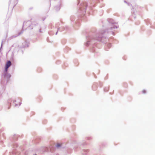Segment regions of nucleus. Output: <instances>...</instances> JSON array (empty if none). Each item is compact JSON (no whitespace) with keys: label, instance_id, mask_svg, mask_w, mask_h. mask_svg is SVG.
I'll return each mask as SVG.
<instances>
[{"label":"nucleus","instance_id":"b1692460","mask_svg":"<svg viewBox=\"0 0 155 155\" xmlns=\"http://www.w3.org/2000/svg\"><path fill=\"white\" fill-rule=\"evenodd\" d=\"M92 51H93V52H94V50H93V48L92 49Z\"/></svg>","mask_w":155,"mask_h":155},{"label":"nucleus","instance_id":"9d476101","mask_svg":"<svg viewBox=\"0 0 155 155\" xmlns=\"http://www.w3.org/2000/svg\"><path fill=\"white\" fill-rule=\"evenodd\" d=\"M55 10L56 11H58L60 9V7L59 6H56L55 7Z\"/></svg>","mask_w":155,"mask_h":155},{"label":"nucleus","instance_id":"4be33fe9","mask_svg":"<svg viewBox=\"0 0 155 155\" xmlns=\"http://www.w3.org/2000/svg\"><path fill=\"white\" fill-rule=\"evenodd\" d=\"M21 102H20V103H19V106H20L21 105Z\"/></svg>","mask_w":155,"mask_h":155},{"label":"nucleus","instance_id":"a878e982","mask_svg":"<svg viewBox=\"0 0 155 155\" xmlns=\"http://www.w3.org/2000/svg\"><path fill=\"white\" fill-rule=\"evenodd\" d=\"M2 44H1V46L2 45Z\"/></svg>","mask_w":155,"mask_h":155},{"label":"nucleus","instance_id":"6ab92c4d","mask_svg":"<svg viewBox=\"0 0 155 155\" xmlns=\"http://www.w3.org/2000/svg\"><path fill=\"white\" fill-rule=\"evenodd\" d=\"M39 31L40 32H42V31H41V28H40L39 30Z\"/></svg>","mask_w":155,"mask_h":155},{"label":"nucleus","instance_id":"f03ea898","mask_svg":"<svg viewBox=\"0 0 155 155\" xmlns=\"http://www.w3.org/2000/svg\"><path fill=\"white\" fill-rule=\"evenodd\" d=\"M78 2V5L80 4L79 6V10L80 12H82L83 14H84V13L85 12L86 9V7L87 6V4L86 2H84L82 1V0H77Z\"/></svg>","mask_w":155,"mask_h":155},{"label":"nucleus","instance_id":"f3484780","mask_svg":"<svg viewBox=\"0 0 155 155\" xmlns=\"http://www.w3.org/2000/svg\"><path fill=\"white\" fill-rule=\"evenodd\" d=\"M142 93L143 94H145L146 93V91L145 90H143L142 91Z\"/></svg>","mask_w":155,"mask_h":155},{"label":"nucleus","instance_id":"393cba45","mask_svg":"<svg viewBox=\"0 0 155 155\" xmlns=\"http://www.w3.org/2000/svg\"><path fill=\"white\" fill-rule=\"evenodd\" d=\"M15 145H16V147H17L18 145L17 144H16Z\"/></svg>","mask_w":155,"mask_h":155},{"label":"nucleus","instance_id":"9b49d317","mask_svg":"<svg viewBox=\"0 0 155 155\" xmlns=\"http://www.w3.org/2000/svg\"><path fill=\"white\" fill-rule=\"evenodd\" d=\"M74 16H71L70 17V20L71 21H73L74 20Z\"/></svg>","mask_w":155,"mask_h":155},{"label":"nucleus","instance_id":"423d86ee","mask_svg":"<svg viewBox=\"0 0 155 155\" xmlns=\"http://www.w3.org/2000/svg\"><path fill=\"white\" fill-rule=\"evenodd\" d=\"M11 76V75L9 74L5 73L2 75V78L8 79L10 78Z\"/></svg>","mask_w":155,"mask_h":155},{"label":"nucleus","instance_id":"cd10ccee","mask_svg":"<svg viewBox=\"0 0 155 155\" xmlns=\"http://www.w3.org/2000/svg\"><path fill=\"white\" fill-rule=\"evenodd\" d=\"M34 155H37V154H34Z\"/></svg>","mask_w":155,"mask_h":155},{"label":"nucleus","instance_id":"5701e85b","mask_svg":"<svg viewBox=\"0 0 155 155\" xmlns=\"http://www.w3.org/2000/svg\"><path fill=\"white\" fill-rule=\"evenodd\" d=\"M58 31H57L56 33V34H55V35H57V33H58Z\"/></svg>","mask_w":155,"mask_h":155},{"label":"nucleus","instance_id":"6e6552de","mask_svg":"<svg viewBox=\"0 0 155 155\" xmlns=\"http://www.w3.org/2000/svg\"><path fill=\"white\" fill-rule=\"evenodd\" d=\"M111 44L110 43L108 44L107 47L105 48V49L106 50H108V49L109 48H110L111 47Z\"/></svg>","mask_w":155,"mask_h":155},{"label":"nucleus","instance_id":"a211bd4d","mask_svg":"<svg viewBox=\"0 0 155 155\" xmlns=\"http://www.w3.org/2000/svg\"><path fill=\"white\" fill-rule=\"evenodd\" d=\"M91 137H87V139L88 140H90V139H91Z\"/></svg>","mask_w":155,"mask_h":155},{"label":"nucleus","instance_id":"4468645a","mask_svg":"<svg viewBox=\"0 0 155 155\" xmlns=\"http://www.w3.org/2000/svg\"><path fill=\"white\" fill-rule=\"evenodd\" d=\"M23 31H24V30H23V29H22V30L21 31L18 33V35H21V34H22L23 33Z\"/></svg>","mask_w":155,"mask_h":155},{"label":"nucleus","instance_id":"412c9836","mask_svg":"<svg viewBox=\"0 0 155 155\" xmlns=\"http://www.w3.org/2000/svg\"><path fill=\"white\" fill-rule=\"evenodd\" d=\"M15 107H16V106H18V104H15Z\"/></svg>","mask_w":155,"mask_h":155},{"label":"nucleus","instance_id":"0eeeda50","mask_svg":"<svg viewBox=\"0 0 155 155\" xmlns=\"http://www.w3.org/2000/svg\"><path fill=\"white\" fill-rule=\"evenodd\" d=\"M11 63L10 61H8L7 62L5 67L8 68L11 65Z\"/></svg>","mask_w":155,"mask_h":155},{"label":"nucleus","instance_id":"ddd939ff","mask_svg":"<svg viewBox=\"0 0 155 155\" xmlns=\"http://www.w3.org/2000/svg\"><path fill=\"white\" fill-rule=\"evenodd\" d=\"M61 146V145L60 143H57V145H56V147L57 148H59Z\"/></svg>","mask_w":155,"mask_h":155},{"label":"nucleus","instance_id":"1a4fd4ad","mask_svg":"<svg viewBox=\"0 0 155 155\" xmlns=\"http://www.w3.org/2000/svg\"><path fill=\"white\" fill-rule=\"evenodd\" d=\"M83 152L82 153L84 155H86L87 152H89L88 150H83Z\"/></svg>","mask_w":155,"mask_h":155},{"label":"nucleus","instance_id":"7ed1b4c3","mask_svg":"<svg viewBox=\"0 0 155 155\" xmlns=\"http://www.w3.org/2000/svg\"><path fill=\"white\" fill-rule=\"evenodd\" d=\"M36 25L32 24L31 21H26L24 22L22 28H23L24 27H25L27 28H29L30 29H32L33 28L32 27L33 25Z\"/></svg>","mask_w":155,"mask_h":155},{"label":"nucleus","instance_id":"dca6fc26","mask_svg":"<svg viewBox=\"0 0 155 155\" xmlns=\"http://www.w3.org/2000/svg\"><path fill=\"white\" fill-rule=\"evenodd\" d=\"M24 44L26 45V44H27L26 45H25L24 46V47H28V43L26 42L25 41L24 42Z\"/></svg>","mask_w":155,"mask_h":155},{"label":"nucleus","instance_id":"f8f14e48","mask_svg":"<svg viewBox=\"0 0 155 155\" xmlns=\"http://www.w3.org/2000/svg\"><path fill=\"white\" fill-rule=\"evenodd\" d=\"M108 87H106L104 89V91L105 92H107L108 91Z\"/></svg>","mask_w":155,"mask_h":155},{"label":"nucleus","instance_id":"aec40b11","mask_svg":"<svg viewBox=\"0 0 155 155\" xmlns=\"http://www.w3.org/2000/svg\"><path fill=\"white\" fill-rule=\"evenodd\" d=\"M94 86H93V89L94 90H96V87L95 88H93V87H94Z\"/></svg>","mask_w":155,"mask_h":155},{"label":"nucleus","instance_id":"39448f33","mask_svg":"<svg viewBox=\"0 0 155 155\" xmlns=\"http://www.w3.org/2000/svg\"><path fill=\"white\" fill-rule=\"evenodd\" d=\"M95 40V39H94V38H93L92 37H90L88 41L85 44V45L87 46H88L90 45V43L92 44H93Z\"/></svg>","mask_w":155,"mask_h":155},{"label":"nucleus","instance_id":"f257e3e1","mask_svg":"<svg viewBox=\"0 0 155 155\" xmlns=\"http://www.w3.org/2000/svg\"><path fill=\"white\" fill-rule=\"evenodd\" d=\"M107 21L109 23L110 28L108 29L107 33L111 34L114 35L115 34L113 30V29L117 28H118V26L114 25V24H116L117 23L115 22L113 19H108Z\"/></svg>","mask_w":155,"mask_h":155},{"label":"nucleus","instance_id":"2eb2a0df","mask_svg":"<svg viewBox=\"0 0 155 155\" xmlns=\"http://www.w3.org/2000/svg\"><path fill=\"white\" fill-rule=\"evenodd\" d=\"M8 68L5 67L4 73H7V71H8Z\"/></svg>","mask_w":155,"mask_h":155},{"label":"nucleus","instance_id":"bb28decb","mask_svg":"<svg viewBox=\"0 0 155 155\" xmlns=\"http://www.w3.org/2000/svg\"><path fill=\"white\" fill-rule=\"evenodd\" d=\"M124 2L125 3H127V2L126 1H124Z\"/></svg>","mask_w":155,"mask_h":155},{"label":"nucleus","instance_id":"20e7f679","mask_svg":"<svg viewBox=\"0 0 155 155\" xmlns=\"http://www.w3.org/2000/svg\"><path fill=\"white\" fill-rule=\"evenodd\" d=\"M106 33V31H100L97 35V37L96 38V40L100 41H101L102 38L104 37V36H102V35Z\"/></svg>","mask_w":155,"mask_h":155}]
</instances>
